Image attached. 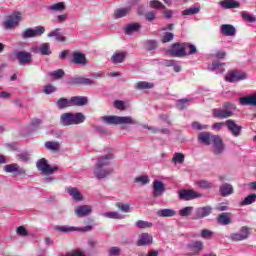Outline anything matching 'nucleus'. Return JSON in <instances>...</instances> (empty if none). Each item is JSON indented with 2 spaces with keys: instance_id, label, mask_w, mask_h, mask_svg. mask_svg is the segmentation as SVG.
Listing matches in <instances>:
<instances>
[{
  "instance_id": "nucleus-1",
  "label": "nucleus",
  "mask_w": 256,
  "mask_h": 256,
  "mask_svg": "<svg viewBox=\"0 0 256 256\" xmlns=\"http://www.w3.org/2000/svg\"><path fill=\"white\" fill-rule=\"evenodd\" d=\"M113 158V153H108L98 158L94 166V175L96 179H105V177H109V175L113 173V168H107V166L111 164Z\"/></svg>"
},
{
  "instance_id": "nucleus-2",
  "label": "nucleus",
  "mask_w": 256,
  "mask_h": 256,
  "mask_svg": "<svg viewBox=\"0 0 256 256\" xmlns=\"http://www.w3.org/2000/svg\"><path fill=\"white\" fill-rule=\"evenodd\" d=\"M171 57H186V55H195L197 53V47L190 43H179L172 44L168 50Z\"/></svg>"
},
{
  "instance_id": "nucleus-3",
  "label": "nucleus",
  "mask_w": 256,
  "mask_h": 256,
  "mask_svg": "<svg viewBox=\"0 0 256 256\" xmlns=\"http://www.w3.org/2000/svg\"><path fill=\"white\" fill-rule=\"evenodd\" d=\"M87 117L82 112L77 113H63L60 116V124L63 125V127H69L71 125H81V123H85V120Z\"/></svg>"
},
{
  "instance_id": "nucleus-4",
  "label": "nucleus",
  "mask_w": 256,
  "mask_h": 256,
  "mask_svg": "<svg viewBox=\"0 0 256 256\" xmlns=\"http://www.w3.org/2000/svg\"><path fill=\"white\" fill-rule=\"evenodd\" d=\"M101 121L106 125H138V121L131 116H103Z\"/></svg>"
},
{
  "instance_id": "nucleus-5",
  "label": "nucleus",
  "mask_w": 256,
  "mask_h": 256,
  "mask_svg": "<svg viewBox=\"0 0 256 256\" xmlns=\"http://www.w3.org/2000/svg\"><path fill=\"white\" fill-rule=\"evenodd\" d=\"M236 109L237 106H235V104L226 102L223 104L222 108L213 110V117H216V119H229V117H233V113Z\"/></svg>"
},
{
  "instance_id": "nucleus-6",
  "label": "nucleus",
  "mask_w": 256,
  "mask_h": 256,
  "mask_svg": "<svg viewBox=\"0 0 256 256\" xmlns=\"http://www.w3.org/2000/svg\"><path fill=\"white\" fill-rule=\"evenodd\" d=\"M21 21H23V14L19 11H15L3 22V27L7 30L15 29V27H19Z\"/></svg>"
},
{
  "instance_id": "nucleus-7",
  "label": "nucleus",
  "mask_w": 256,
  "mask_h": 256,
  "mask_svg": "<svg viewBox=\"0 0 256 256\" xmlns=\"http://www.w3.org/2000/svg\"><path fill=\"white\" fill-rule=\"evenodd\" d=\"M36 167L40 171L41 175H53L55 171H59V167H51L47 162V159L41 158L36 162Z\"/></svg>"
},
{
  "instance_id": "nucleus-8",
  "label": "nucleus",
  "mask_w": 256,
  "mask_h": 256,
  "mask_svg": "<svg viewBox=\"0 0 256 256\" xmlns=\"http://www.w3.org/2000/svg\"><path fill=\"white\" fill-rule=\"evenodd\" d=\"M186 249L188 251L187 256H197L201 255V251L205 249V246L203 245V242L201 240H197L188 243Z\"/></svg>"
},
{
  "instance_id": "nucleus-9",
  "label": "nucleus",
  "mask_w": 256,
  "mask_h": 256,
  "mask_svg": "<svg viewBox=\"0 0 256 256\" xmlns=\"http://www.w3.org/2000/svg\"><path fill=\"white\" fill-rule=\"evenodd\" d=\"M45 33V27L36 26L34 28H27L21 34L22 39H31L33 37H41Z\"/></svg>"
},
{
  "instance_id": "nucleus-10",
  "label": "nucleus",
  "mask_w": 256,
  "mask_h": 256,
  "mask_svg": "<svg viewBox=\"0 0 256 256\" xmlns=\"http://www.w3.org/2000/svg\"><path fill=\"white\" fill-rule=\"evenodd\" d=\"M178 197L180 201H193V199H199V197H203V194L194 190L182 189L178 192Z\"/></svg>"
},
{
  "instance_id": "nucleus-11",
  "label": "nucleus",
  "mask_w": 256,
  "mask_h": 256,
  "mask_svg": "<svg viewBox=\"0 0 256 256\" xmlns=\"http://www.w3.org/2000/svg\"><path fill=\"white\" fill-rule=\"evenodd\" d=\"M244 79H247V74L239 70H232L225 76V81H228V83H237V81H243Z\"/></svg>"
},
{
  "instance_id": "nucleus-12",
  "label": "nucleus",
  "mask_w": 256,
  "mask_h": 256,
  "mask_svg": "<svg viewBox=\"0 0 256 256\" xmlns=\"http://www.w3.org/2000/svg\"><path fill=\"white\" fill-rule=\"evenodd\" d=\"M15 57L19 65H31L33 63V54L27 51H18L15 53Z\"/></svg>"
},
{
  "instance_id": "nucleus-13",
  "label": "nucleus",
  "mask_w": 256,
  "mask_h": 256,
  "mask_svg": "<svg viewBox=\"0 0 256 256\" xmlns=\"http://www.w3.org/2000/svg\"><path fill=\"white\" fill-rule=\"evenodd\" d=\"M55 231H59L60 233H71L73 231H82L83 233H89L90 231H93V226L87 225L81 228L69 226H56Z\"/></svg>"
},
{
  "instance_id": "nucleus-14",
  "label": "nucleus",
  "mask_w": 256,
  "mask_h": 256,
  "mask_svg": "<svg viewBox=\"0 0 256 256\" xmlns=\"http://www.w3.org/2000/svg\"><path fill=\"white\" fill-rule=\"evenodd\" d=\"M251 235V230L248 227L243 226L239 232L231 234L230 239L232 241H245Z\"/></svg>"
},
{
  "instance_id": "nucleus-15",
  "label": "nucleus",
  "mask_w": 256,
  "mask_h": 256,
  "mask_svg": "<svg viewBox=\"0 0 256 256\" xmlns=\"http://www.w3.org/2000/svg\"><path fill=\"white\" fill-rule=\"evenodd\" d=\"M212 144V153L214 155H223V153L225 152V144L223 143V139H221L219 136H216Z\"/></svg>"
},
{
  "instance_id": "nucleus-16",
  "label": "nucleus",
  "mask_w": 256,
  "mask_h": 256,
  "mask_svg": "<svg viewBox=\"0 0 256 256\" xmlns=\"http://www.w3.org/2000/svg\"><path fill=\"white\" fill-rule=\"evenodd\" d=\"M226 127L230 133H232L233 137H239L241 135V131H243V127L239 126L235 123V120L229 119L226 121Z\"/></svg>"
},
{
  "instance_id": "nucleus-17",
  "label": "nucleus",
  "mask_w": 256,
  "mask_h": 256,
  "mask_svg": "<svg viewBox=\"0 0 256 256\" xmlns=\"http://www.w3.org/2000/svg\"><path fill=\"white\" fill-rule=\"evenodd\" d=\"M152 187H153L152 195L154 199H157V197H161V195H163V193H165L166 191L165 184L159 180H154L152 183Z\"/></svg>"
},
{
  "instance_id": "nucleus-18",
  "label": "nucleus",
  "mask_w": 256,
  "mask_h": 256,
  "mask_svg": "<svg viewBox=\"0 0 256 256\" xmlns=\"http://www.w3.org/2000/svg\"><path fill=\"white\" fill-rule=\"evenodd\" d=\"M212 212L213 208L211 206L196 208L193 219H204V217H209V214Z\"/></svg>"
},
{
  "instance_id": "nucleus-19",
  "label": "nucleus",
  "mask_w": 256,
  "mask_h": 256,
  "mask_svg": "<svg viewBox=\"0 0 256 256\" xmlns=\"http://www.w3.org/2000/svg\"><path fill=\"white\" fill-rule=\"evenodd\" d=\"M217 135H213L210 132H201L198 134V141L202 145H211L213 141L215 140Z\"/></svg>"
},
{
  "instance_id": "nucleus-20",
  "label": "nucleus",
  "mask_w": 256,
  "mask_h": 256,
  "mask_svg": "<svg viewBox=\"0 0 256 256\" xmlns=\"http://www.w3.org/2000/svg\"><path fill=\"white\" fill-rule=\"evenodd\" d=\"M74 213L79 218L88 217V215H91V213H93V207H91L90 205L78 206L75 209Z\"/></svg>"
},
{
  "instance_id": "nucleus-21",
  "label": "nucleus",
  "mask_w": 256,
  "mask_h": 256,
  "mask_svg": "<svg viewBox=\"0 0 256 256\" xmlns=\"http://www.w3.org/2000/svg\"><path fill=\"white\" fill-rule=\"evenodd\" d=\"M71 107H84L89 103V98L85 96H73L70 98Z\"/></svg>"
},
{
  "instance_id": "nucleus-22",
  "label": "nucleus",
  "mask_w": 256,
  "mask_h": 256,
  "mask_svg": "<svg viewBox=\"0 0 256 256\" xmlns=\"http://www.w3.org/2000/svg\"><path fill=\"white\" fill-rule=\"evenodd\" d=\"M153 243V236L149 233H142L137 240L136 245L138 247H144L145 245H151Z\"/></svg>"
},
{
  "instance_id": "nucleus-23",
  "label": "nucleus",
  "mask_w": 256,
  "mask_h": 256,
  "mask_svg": "<svg viewBox=\"0 0 256 256\" xmlns=\"http://www.w3.org/2000/svg\"><path fill=\"white\" fill-rule=\"evenodd\" d=\"M220 33L225 35V37H234V35L237 33V30L235 29V26L231 24H222L220 26Z\"/></svg>"
},
{
  "instance_id": "nucleus-24",
  "label": "nucleus",
  "mask_w": 256,
  "mask_h": 256,
  "mask_svg": "<svg viewBox=\"0 0 256 256\" xmlns=\"http://www.w3.org/2000/svg\"><path fill=\"white\" fill-rule=\"evenodd\" d=\"M72 63L85 66L87 65V57H85V54L81 52H74L72 54Z\"/></svg>"
},
{
  "instance_id": "nucleus-25",
  "label": "nucleus",
  "mask_w": 256,
  "mask_h": 256,
  "mask_svg": "<svg viewBox=\"0 0 256 256\" xmlns=\"http://www.w3.org/2000/svg\"><path fill=\"white\" fill-rule=\"evenodd\" d=\"M4 171L6 173H19L20 175H21V173H22V175H26V173H27V171L24 168H22V171L19 170V164H17V163L5 165Z\"/></svg>"
},
{
  "instance_id": "nucleus-26",
  "label": "nucleus",
  "mask_w": 256,
  "mask_h": 256,
  "mask_svg": "<svg viewBox=\"0 0 256 256\" xmlns=\"http://www.w3.org/2000/svg\"><path fill=\"white\" fill-rule=\"evenodd\" d=\"M219 5L223 9H239L241 7V3L235 0H223L219 2Z\"/></svg>"
},
{
  "instance_id": "nucleus-27",
  "label": "nucleus",
  "mask_w": 256,
  "mask_h": 256,
  "mask_svg": "<svg viewBox=\"0 0 256 256\" xmlns=\"http://www.w3.org/2000/svg\"><path fill=\"white\" fill-rule=\"evenodd\" d=\"M140 30L141 24L139 23H130L124 27L125 35H133L134 33H139Z\"/></svg>"
},
{
  "instance_id": "nucleus-28",
  "label": "nucleus",
  "mask_w": 256,
  "mask_h": 256,
  "mask_svg": "<svg viewBox=\"0 0 256 256\" xmlns=\"http://www.w3.org/2000/svg\"><path fill=\"white\" fill-rule=\"evenodd\" d=\"M47 37H55L56 41L59 43H65L67 41V38L61 34V28H56L50 33H48Z\"/></svg>"
},
{
  "instance_id": "nucleus-29",
  "label": "nucleus",
  "mask_w": 256,
  "mask_h": 256,
  "mask_svg": "<svg viewBox=\"0 0 256 256\" xmlns=\"http://www.w3.org/2000/svg\"><path fill=\"white\" fill-rule=\"evenodd\" d=\"M44 147L53 153H59V151H61V143L57 141H47L45 142Z\"/></svg>"
},
{
  "instance_id": "nucleus-30",
  "label": "nucleus",
  "mask_w": 256,
  "mask_h": 256,
  "mask_svg": "<svg viewBox=\"0 0 256 256\" xmlns=\"http://www.w3.org/2000/svg\"><path fill=\"white\" fill-rule=\"evenodd\" d=\"M219 192L222 197H229V195H233V185L225 183L222 186H220Z\"/></svg>"
},
{
  "instance_id": "nucleus-31",
  "label": "nucleus",
  "mask_w": 256,
  "mask_h": 256,
  "mask_svg": "<svg viewBox=\"0 0 256 256\" xmlns=\"http://www.w3.org/2000/svg\"><path fill=\"white\" fill-rule=\"evenodd\" d=\"M131 13V8L125 7L120 8L114 11L113 17L114 19H121L123 17H127Z\"/></svg>"
},
{
  "instance_id": "nucleus-32",
  "label": "nucleus",
  "mask_w": 256,
  "mask_h": 256,
  "mask_svg": "<svg viewBox=\"0 0 256 256\" xmlns=\"http://www.w3.org/2000/svg\"><path fill=\"white\" fill-rule=\"evenodd\" d=\"M240 105H251L256 107V94L240 98Z\"/></svg>"
},
{
  "instance_id": "nucleus-33",
  "label": "nucleus",
  "mask_w": 256,
  "mask_h": 256,
  "mask_svg": "<svg viewBox=\"0 0 256 256\" xmlns=\"http://www.w3.org/2000/svg\"><path fill=\"white\" fill-rule=\"evenodd\" d=\"M125 57H127V52L115 53L112 55L111 61L114 65H117L119 63H123L125 61Z\"/></svg>"
},
{
  "instance_id": "nucleus-34",
  "label": "nucleus",
  "mask_w": 256,
  "mask_h": 256,
  "mask_svg": "<svg viewBox=\"0 0 256 256\" xmlns=\"http://www.w3.org/2000/svg\"><path fill=\"white\" fill-rule=\"evenodd\" d=\"M217 221L219 225H231V213H221Z\"/></svg>"
},
{
  "instance_id": "nucleus-35",
  "label": "nucleus",
  "mask_w": 256,
  "mask_h": 256,
  "mask_svg": "<svg viewBox=\"0 0 256 256\" xmlns=\"http://www.w3.org/2000/svg\"><path fill=\"white\" fill-rule=\"evenodd\" d=\"M225 63L221 62H213L211 66H209L210 71H215L216 74L224 73L225 72Z\"/></svg>"
},
{
  "instance_id": "nucleus-36",
  "label": "nucleus",
  "mask_w": 256,
  "mask_h": 256,
  "mask_svg": "<svg viewBox=\"0 0 256 256\" xmlns=\"http://www.w3.org/2000/svg\"><path fill=\"white\" fill-rule=\"evenodd\" d=\"M158 217H175L177 215V211L170 208L161 209L157 212Z\"/></svg>"
},
{
  "instance_id": "nucleus-37",
  "label": "nucleus",
  "mask_w": 256,
  "mask_h": 256,
  "mask_svg": "<svg viewBox=\"0 0 256 256\" xmlns=\"http://www.w3.org/2000/svg\"><path fill=\"white\" fill-rule=\"evenodd\" d=\"M67 193L73 197L74 201H83V196L81 195V192L77 188H67Z\"/></svg>"
},
{
  "instance_id": "nucleus-38",
  "label": "nucleus",
  "mask_w": 256,
  "mask_h": 256,
  "mask_svg": "<svg viewBox=\"0 0 256 256\" xmlns=\"http://www.w3.org/2000/svg\"><path fill=\"white\" fill-rule=\"evenodd\" d=\"M154 85L153 83L146 82V81H140L137 82L134 86L135 89L138 91H143V89H153Z\"/></svg>"
},
{
  "instance_id": "nucleus-39",
  "label": "nucleus",
  "mask_w": 256,
  "mask_h": 256,
  "mask_svg": "<svg viewBox=\"0 0 256 256\" xmlns=\"http://www.w3.org/2000/svg\"><path fill=\"white\" fill-rule=\"evenodd\" d=\"M65 9H67V7L65 6V2H58L56 4H53L51 6L47 7L48 11H65Z\"/></svg>"
},
{
  "instance_id": "nucleus-40",
  "label": "nucleus",
  "mask_w": 256,
  "mask_h": 256,
  "mask_svg": "<svg viewBox=\"0 0 256 256\" xmlns=\"http://www.w3.org/2000/svg\"><path fill=\"white\" fill-rule=\"evenodd\" d=\"M194 209L195 208L193 206H186L178 211V215H180V217H189L193 213Z\"/></svg>"
},
{
  "instance_id": "nucleus-41",
  "label": "nucleus",
  "mask_w": 256,
  "mask_h": 256,
  "mask_svg": "<svg viewBox=\"0 0 256 256\" xmlns=\"http://www.w3.org/2000/svg\"><path fill=\"white\" fill-rule=\"evenodd\" d=\"M135 227L138 229H151V227H153V223L145 220H138L135 222Z\"/></svg>"
},
{
  "instance_id": "nucleus-42",
  "label": "nucleus",
  "mask_w": 256,
  "mask_h": 256,
  "mask_svg": "<svg viewBox=\"0 0 256 256\" xmlns=\"http://www.w3.org/2000/svg\"><path fill=\"white\" fill-rule=\"evenodd\" d=\"M57 107L58 109H66V107H71V98L70 99L60 98L57 101Z\"/></svg>"
},
{
  "instance_id": "nucleus-43",
  "label": "nucleus",
  "mask_w": 256,
  "mask_h": 256,
  "mask_svg": "<svg viewBox=\"0 0 256 256\" xmlns=\"http://www.w3.org/2000/svg\"><path fill=\"white\" fill-rule=\"evenodd\" d=\"M49 76L54 80L63 79V77H65V71H63V69H57L55 71L49 72Z\"/></svg>"
},
{
  "instance_id": "nucleus-44",
  "label": "nucleus",
  "mask_w": 256,
  "mask_h": 256,
  "mask_svg": "<svg viewBox=\"0 0 256 256\" xmlns=\"http://www.w3.org/2000/svg\"><path fill=\"white\" fill-rule=\"evenodd\" d=\"M172 161L175 163V165H177V163L183 165V163H185V154L176 152L172 158Z\"/></svg>"
},
{
  "instance_id": "nucleus-45",
  "label": "nucleus",
  "mask_w": 256,
  "mask_h": 256,
  "mask_svg": "<svg viewBox=\"0 0 256 256\" xmlns=\"http://www.w3.org/2000/svg\"><path fill=\"white\" fill-rule=\"evenodd\" d=\"M199 11H201V6H195V7H190L186 10L182 11V15H197V13H199Z\"/></svg>"
},
{
  "instance_id": "nucleus-46",
  "label": "nucleus",
  "mask_w": 256,
  "mask_h": 256,
  "mask_svg": "<svg viewBox=\"0 0 256 256\" xmlns=\"http://www.w3.org/2000/svg\"><path fill=\"white\" fill-rule=\"evenodd\" d=\"M240 15H241L243 21H246L247 23H255V21H256V17L253 14H249L245 11H242L240 13Z\"/></svg>"
},
{
  "instance_id": "nucleus-47",
  "label": "nucleus",
  "mask_w": 256,
  "mask_h": 256,
  "mask_svg": "<svg viewBox=\"0 0 256 256\" xmlns=\"http://www.w3.org/2000/svg\"><path fill=\"white\" fill-rule=\"evenodd\" d=\"M157 47H159V44L156 42V40H148L145 42L146 51H155Z\"/></svg>"
},
{
  "instance_id": "nucleus-48",
  "label": "nucleus",
  "mask_w": 256,
  "mask_h": 256,
  "mask_svg": "<svg viewBox=\"0 0 256 256\" xmlns=\"http://www.w3.org/2000/svg\"><path fill=\"white\" fill-rule=\"evenodd\" d=\"M41 55H51V45L49 43H42L40 45Z\"/></svg>"
},
{
  "instance_id": "nucleus-49",
  "label": "nucleus",
  "mask_w": 256,
  "mask_h": 256,
  "mask_svg": "<svg viewBox=\"0 0 256 256\" xmlns=\"http://www.w3.org/2000/svg\"><path fill=\"white\" fill-rule=\"evenodd\" d=\"M196 185L200 189H213V183H211L207 180H200V181L196 182Z\"/></svg>"
},
{
  "instance_id": "nucleus-50",
  "label": "nucleus",
  "mask_w": 256,
  "mask_h": 256,
  "mask_svg": "<svg viewBox=\"0 0 256 256\" xmlns=\"http://www.w3.org/2000/svg\"><path fill=\"white\" fill-rule=\"evenodd\" d=\"M103 217H106L107 219H123V215H121L119 212H106L102 214Z\"/></svg>"
},
{
  "instance_id": "nucleus-51",
  "label": "nucleus",
  "mask_w": 256,
  "mask_h": 256,
  "mask_svg": "<svg viewBox=\"0 0 256 256\" xmlns=\"http://www.w3.org/2000/svg\"><path fill=\"white\" fill-rule=\"evenodd\" d=\"M116 207L119 211H122V213H129V211H131V205L122 202L116 203Z\"/></svg>"
},
{
  "instance_id": "nucleus-52",
  "label": "nucleus",
  "mask_w": 256,
  "mask_h": 256,
  "mask_svg": "<svg viewBox=\"0 0 256 256\" xmlns=\"http://www.w3.org/2000/svg\"><path fill=\"white\" fill-rule=\"evenodd\" d=\"M149 176L142 175L135 178V183H139L140 185H147V183H150Z\"/></svg>"
},
{
  "instance_id": "nucleus-53",
  "label": "nucleus",
  "mask_w": 256,
  "mask_h": 256,
  "mask_svg": "<svg viewBox=\"0 0 256 256\" xmlns=\"http://www.w3.org/2000/svg\"><path fill=\"white\" fill-rule=\"evenodd\" d=\"M213 235H215V232L209 230V229H203L201 230V237L202 239H213Z\"/></svg>"
},
{
  "instance_id": "nucleus-54",
  "label": "nucleus",
  "mask_w": 256,
  "mask_h": 256,
  "mask_svg": "<svg viewBox=\"0 0 256 256\" xmlns=\"http://www.w3.org/2000/svg\"><path fill=\"white\" fill-rule=\"evenodd\" d=\"M191 100L187 99V98H183L177 101L176 103V107L177 109H179L180 111H183V109H185V107H187V103H189Z\"/></svg>"
},
{
  "instance_id": "nucleus-55",
  "label": "nucleus",
  "mask_w": 256,
  "mask_h": 256,
  "mask_svg": "<svg viewBox=\"0 0 256 256\" xmlns=\"http://www.w3.org/2000/svg\"><path fill=\"white\" fill-rule=\"evenodd\" d=\"M256 201V194L248 195L241 203V205H252Z\"/></svg>"
},
{
  "instance_id": "nucleus-56",
  "label": "nucleus",
  "mask_w": 256,
  "mask_h": 256,
  "mask_svg": "<svg viewBox=\"0 0 256 256\" xmlns=\"http://www.w3.org/2000/svg\"><path fill=\"white\" fill-rule=\"evenodd\" d=\"M68 85H83V77H72L67 81Z\"/></svg>"
},
{
  "instance_id": "nucleus-57",
  "label": "nucleus",
  "mask_w": 256,
  "mask_h": 256,
  "mask_svg": "<svg viewBox=\"0 0 256 256\" xmlns=\"http://www.w3.org/2000/svg\"><path fill=\"white\" fill-rule=\"evenodd\" d=\"M146 21L153 23L157 19V13L155 11H149L144 15Z\"/></svg>"
},
{
  "instance_id": "nucleus-58",
  "label": "nucleus",
  "mask_w": 256,
  "mask_h": 256,
  "mask_svg": "<svg viewBox=\"0 0 256 256\" xmlns=\"http://www.w3.org/2000/svg\"><path fill=\"white\" fill-rule=\"evenodd\" d=\"M149 6L151 9H165V6L161 1L158 0H152L149 2Z\"/></svg>"
},
{
  "instance_id": "nucleus-59",
  "label": "nucleus",
  "mask_w": 256,
  "mask_h": 256,
  "mask_svg": "<svg viewBox=\"0 0 256 256\" xmlns=\"http://www.w3.org/2000/svg\"><path fill=\"white\" fill-rule=\"evenodd\" d=\"M175 37V34L171 33V32H166L164 33L163 37H162V43H169L171 41H173Z\"/></svg>"
},
{
  "instance_id": "nucleus-60",
  "label": "nucleus",
  "mask_w": 256,
  "mask_h": 256,
  "mask_svg": "<svg viewBox=\"0 0 256 256\" xmlns=\"http://www.w3.org/2000/svg\"><path fill=\"white\" fill-rule=\"evenodd\" d=\"M192 129H194L195 131H203L204 129H209L208 125H203L199 122H193L192 123Z\"/></svg>"
},
{
  "instance_id": "nucleus-61",
  "label": "nucleus",
  "mask_w": 256,
  "mask_h": 256,
  "mask_svg": "<svg viewBox=\"0 0 256 256\" xmlns=\"http://www.w3.org/2000/svg\"><path fill=\"white\" fill-rule=\"evenodd\" d=\"M55 91H57V87H55L51 84L44 86L45 95H51V93H55Z\"/></svg>"
},
{
  "instance_id": "nucleus-62",
  "label": "nucleus",
  "mask_w": 256,
  "mask_h": 256,
  "mask_svg": "<svg viewBox=\"0 0 256 256\" xmlns=\"http://www.w3.org/2000/svg\"><path fill=\"white\" fill-rule=\"evenodd\" d=\"M18 161H22V163H28L30 161V157L28 153H20L17 155Z\"/></svg>"
},
{
  "instance_id": "nucleus-63",
  "label": "nucleus",
  "mask_w": 256,
  "mask_h": 256,
  "mask_svg": "<svg viewBox=\"0 0 256 256\" xmlns=\"http://www.w3.org/2000/svg\"><path fill=\"white\" fill-rule=\"evenodd\" d=\"M114 107L119 109V111H125V102L122 100L114 101Z\"/></svg>"
},
{
  "instance_id": "nucleus-64",
  "label": "nucleus",
  "mask_w": 256,
  "mask_h": 256,
  "mask_svg": "<svg viewBox=\"0 0 256 256\" xmlns=\"http://www.w3.org/2000/svg\"><path fill=\"white\" fill-rule=\"evenodd\" d=\"M121 253V250L118 247H112L109 250V255L110 256H119Z\"/></svg>"
}]
</instances>
